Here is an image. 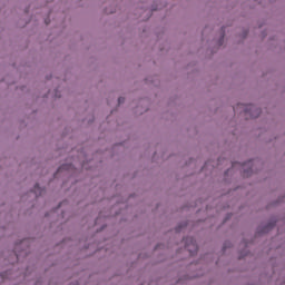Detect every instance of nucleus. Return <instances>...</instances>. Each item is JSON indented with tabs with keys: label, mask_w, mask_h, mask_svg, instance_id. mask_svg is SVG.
Segmentation results:
<instances>
[{
	"label": "nucleus",
	"mask_w": 285,
	"mask_h": 285,
	"mask_svg": "<svg viewBox=\"0 0 285 285\" xmlns=\"http://www.w3.org/2000/svg\"><path fill=\"white\" fill-rule=\"evenodd\" d=\"M185 242V248L188 250L189 255H195L197 250H199V247L197 246V240L193 237H187L184 239Z\"/></svg>",
	"instance_id": "obj_1"
},
{
	"label": "nucleus",
	"mask_w": 285,
	"mask_h": 285,
	"mask_svg": "<svg viewBox=\"0 0 285 285\" xmlns=\"http://www.w3.org/2000/svg\"><path fill=\"white\" fill-rule=\"evenodd\" d=\"M261 114L262 109L256 108L254 105H249L247 108H245V115H249L252 119L259 117Z\"/></svg>",
	"instance_id": "obj_2"
},
{
	"label": "nucleus",
	"mask_w": 285,
	"mask_h": 285,
	"mask_svg": "<svg viewBox=\"0 0 285 285\" xmlns=\"http://www.w3.org/2000/svg\"><path fill=\"white\" fill-rule=\"evenodd\" d=\"M33 193L36 194V196L43 195V189L39 187V184H36Z\"/></svg>",
	"instance_id": "obj_3"
},
{
	"label": "nucleus",
	"mask_w": 285,
	"mask_h": 285,
	"mask_svg": "<svg viewBox=\"0 0 285 285\" xmlns=\"http://www.w3.org/2000/svg\"><path fill=\"white\" fill-rule=\"evenodd\" d=\"M71 165H62L59 167L58 173H61V170H69Z\"/></svg>",
	"instance_id": "obj_4"
},
{
	"label": "nucleus",
	"mask_w": 285,
	"mask_h": 285,
	"mask_svg": "<svg viewBox=\"0 0 285 285\" xmlns=\"http://www.w3.org/2000/svg\"><path fill=\"white\" fill-rule=\"evenodd\" d=\"M273 226H275V224H269L267 227L264 228L263 233H268V230H271Z\"/></svg>",
	"instance_id": "obj_5"
},
{
	"label": "nucleus",
	"mask_w": 285,
	"mask_h": 285,
	"mask_svg": "<svg viewBox=\"0 0 285 285\" xmlns=\"http://www.w3.org/2000/svg\"><path fill=\"white\" fill-rule=\"evenodd\" d=\"M250 173H253V169H249V170H247V171L245 170V171H244V176H245V177H248V176L250 175Z\"/></svg>",
	"instance_id": "obj_6"
},
{
	"label": "nucleus",
	"mask_w": 285,
	"mask_h": 285,
	"mask_svg": "<svg viewBox=\"0 0 285 285\" xmlns=\"http://www.w3.org/2000/svg\"><path fill=\"white\" fill-rule=\"evenodd\" d=\"M124 101H125V98H124V97L118 98V104H119V105H120V104H124Z\"/></svg>",
	"instance_id": "obj_7"
},
{
	"label": "nucleus",
	"mask_w": 285,
	"mask_h": 285,
	"mask_svg": "<svg viewBox=\"0 0 285 285\" xmlns=\"http://www.w3.org/2000/svg\"><path fill=\"white\" fill-rule=\"evenodd\" d=\"M181 232V227H178L177 229H176V233H180Z\"/></svg>",
	"instance_id": "obj_8"
},
{
	"label": "nucleus",
	"mask_w": 285,
	"mask_h": 285,
	"mask_svg": "<svg viewBox=\"0 0 285 285\" xmlns=\"http://www.w3.org/2000/svg\"><path fill=\"white\" fill-rule=\"evenodd\" d=\"M234 112H237V107H234Z\"/></svg>",
	"instance_id": "obj_9"
},
{
	"label": "nucleus",
	"mask_w": 285,
	"mask_h": 285,
	"mask_svg": "<svg viewBox=\"0 0 285 285\" xmlns=\"http://www.w3.org/2000/svg\"><path fill=\"white\" fill-rule=\"evenodd\" d=\"M2 277H6V274H2Z\"/></svg>",
	"instance_id": "obj_10"
},
{
	"label": "nucleus",
	"mask_w": 285,
	"mask_h": 285,
	"mask_svg": "<svg viewBox=\"0 0 285 285\" xmlns=\"http://www.w3.org/2000/svg\"><path fill=\"white\" fill-rule=\"evenodd\" d=\"M224 40V36L222 37V41Z\"/></svg>",
	"instance_id": "obj_11"
},
{
	"label": "nucleus",
	"mask_w": 285,
	"mask_h": 285,
	"mask_svg": "<svg viewBox=\"0 0 285 285\" xmlns=\"http://www.w3.org/2000/svg\"><path fill=\"white\" fill-rule=\"evenodd\" d=\"M239 106H243V105H238L237 108H239Z\"/></svg>",
	"instance_id": "obj_12"
}]
</instances>
